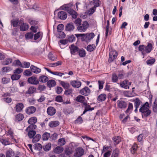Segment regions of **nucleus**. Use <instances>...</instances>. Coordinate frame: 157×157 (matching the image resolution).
Returning a JSON list of instances; mask_svg holds the SVG:
<instances>
[{
  "label": "nucleus",
  "mask_w": 157,
  "mask_h": 157,
  "mask_svg": "<svg viewBox=\"0 0 157 157\" xmlns=\"http://www.w3.org/2000/svg\"><path fill=\"white\" fill-rule=\"evenodd\" d=\"M149 104L146 102L140 109V111L142 113V116L145 117L148 116L151 113V111L149 109Z\"/></svg>",
  "instance_id": "f257e3e1"
},
{
  "label": "nucleus",
  "mask_w": 157,
  "mask_h": 157,
  "mask_svg": "<svg viewBox=\"0 0 157 157\" xmlns=\"http://www.w3.org/2000/svg\"><path fill=\"white\" fill-rule=\"evenodd\" d=\"M89 26V24L87 21H83L82 24H81L79 26L77 27V30L81 32H84L88 27Z\"/></svg>",
  "instance_id": "f03ea898"
},
{
  "label": "nucleus",
  "mask_w": 157,
  "mask_h": 157,
  "mask_svg": "<svg viewBox=\"0 0 157 157\" xmlns=\"http://www.w3.org/2000/svg\"><path fill=\"white\" fill-rule=\"evenodd\" d=\"M117 52L115 50H111L109 52V62H112L117 58Z\"/></svg>",
  "instance_id": "7ed1b4c3"
},
{
  "label": "nucleus",
  "mask_w": 157,
  "mask_h": 157,
  "mask_svg": "<svg viewBox=\"0 0 157 157\" xmlns=\"http://www.w3.org/2000/svg\"><path fill=\"white\" fill-rule=\"evenodd\" d=\"M84 153L83 149L81 147L77 148L75 150L74 156L77 157H80L82 156Z\"/></svg>",
  "instance_id": "20e7f679"
},
{
  "label": "nucleus",
  "mask_w": 157,
  "mask_h": 157,
  "mask_svg": "<svg viewBox=\"0 0 157 157\" xmlns=\"http://www.w3.org/2000/svg\"><path fill=\"white\" fill-rule=\"evenodd\" d=\"M152 44L151 43L148 44L145 47V49L142 52V54L144 56L145 55L146 53H149L151 52L152 49ZM144 57H143V58Z\"/></svg>",
  "instance_id": "39448f33"
},
{
  "label": "nucleus",
  "mask_w": 157,
  "mask_h": 157,
  "mask_svg": "<svg viewBox=\"0 0 157 157\" xmlns=\"http://www.w3.org/2000/svg\"><path fill=\"white\" fill-rule=\"evenodd\" d=\"M28 82L29 83L33 85H37L39 83V81L38 80L36 77L34 76L29 78Z\"/></svg>",
  "instance_id": "423d86ee"
},
{
  "label": "nucleus",
  "mask_w": 157,
  "mask_h": 157,
  "mask_svg": "<svg viewBox=\"0 0 157 157\" xmlns=\"http://www.w3.org/2000/svg\"><path fill=\"white\" fill-rule=\"evenodd\" d=\"M119 84L121 87L125 89H127L129 88V85H131L128 80H125L121 82Z\"/></svg>",
  "instance_id": "0eeeda50"
},
{
  "label": "nucleus",
  "mask_w": 157,
  "mask_h": 157,
  "mask_svg": "<svg viewBox=\"0 0 157 157\" xmlns=\"http://www.w3.org/2000/svg\"><path fill=\"white\" fill-rule=\"evenodd\" d=\"M90 89L86 86H85L84 88L81 90L79 92L80 94L82 95L85 96H88L90 94Z\"/></svg>",
  "instance_id": "6e6552de"
},
{
  "label": "nucleus",
  "mask_w": 157,
  "mask_h": 157,
  "mask_svg": "<svg viewBox=\"0 0 157 157\" xmlns=\"http://www.w3.org/2000/svg\"><path fill=\"white\" fill-rule=\"evenodd\" d=\"M70 83L72 86L75 88H79L82 84L81 82L78 80L71 81Z\"/></svg>",
  "instance_id": "1a4fd4ad"
},
{
  "label": "nucleus",
  "mask_w": 157,
  "mask_h": 157,
  "mask_svg": "<svg viewBox=\"0 0 157 157\" xmlns=\"http://www.w3.org/2000/svg\"><path fill=\"white\" fill-rule=\"evenodd\" d=\"M73 6V3L72 2H70L69 3L67 4H66L63 5L60 7L61 9L66 10L67 11H68V10H70V9H71V7Z\"/></svg>",
  "instance_id": "9d476101"
},
{
  "label": "nucleus",
  "mask_w": 157,
  "mask_h": 157,
  "mask_svg": "<svg viewBox=\"0 0 157 157\" xmlns=\"http://www.w3.org/2000/svg\"><path fill=\"white\" fill-rule=\"evenodd\" d=\"M58 17L62 20L65 19L67 17L66 13L64 11H60L58 12Z\"/></svg>",
  "instance_id": "9b49d317"
},
{
  "label": "nucleus",
  "mask_w": 157,
  "mask_h": 157,
  "mask_svg": "<svg viewBox=\"0 0 157 157\" xmlns=\"http://www.w3.org/2000/svg\"><path fill=\"white\" fill-rule=\"evenodd\" d=\"M70 49L71 53V54L75 55L76 52H78V48L74 45L72 44L69 47Z\"/></svg>",
  "instance_id": "f8f14e48"
},
{
  "label": "nucleus",
  "mask_w": 157,
  "mask_h": 157,
  "mask_svg": "<svg viewBox=\"0 0 157 157\" xmlns=\"http://www.w3.org/2000/svg\"><path fill=\"white\" fill-rule=\"evenodd\" d=\"M90 5L93 6V7L96 9L100 6L101 2L99 0H93L90 2Z\"/></svg>",
  "instance_id": "ddd939ff"
},
{
  "label": "nucleus",
  "mask_w": 157,
  "mask_h": 157,
  "mask_svg": "<svg viewBox=\"0 0 157 157\" xmlns=\"http://www.w3.org/2000/svg\"><path fill=\"white\" fill-rule=\"evenodd\" d=\"M47 113L48 115L53 116L56 113V110L53 107L50 106L48 108Z\"/></svg>",
  "instance_id": "4468645a"
},
{
  "label": "nucleus",
  "mask_w": 157,
  "mask_h": 157,
  "mask_svg": "<svg viewBox=\"0 0 157 157\" xmlns=\"http://www.w3.org/2000/svg\"><path fill=\"white\" fill-rule=\"evenodd\" d=\"M127 106V103L124 101H117V106L121 109H124Z\"/></svg>",
  "instance_id": "2eb2a0df"
},
{
  "label": "nucleus",
  "mask_w": 157,
  "mask_h": 157,
  "mask_svg": "<svg viewBox=\"0 0 157 157\" xmlns=\"http://www.w3.org/2000/svg\"><path fill=\"white\" fill-rule=\"evenodd\" d=\"M30 69L32 72L36 74L39 73L41 71L40 69L33 65L31 66Z\"/></svg>",
  "instance_id": "dca6fc26"
},
{
  "label": "nucleus",
  "mask_w": 157,
  "mask_h": 157,
  "mask_svg": "<svg viewBox=\"0 0 157 157\" xmlns=\"http://www.w3.org/2000/svg\"><path fill=\"white\" fill-rule=\"evenodd\" d=\"M24 108L23 104L21 103H19L17 104L16 106V111L17 112H21Z\"/></svg>",
  "instance_id": "f3484780"
},
{
  "label": "nucleus",
  "mask_w": 157,
  "mask_h": 157,
  "mask_svg": "<svg viewBox=\"0 0 157 157\" xmlns=\"http://www.w3.org/2000/svg\"><path fill=\"white\" fill-rule=\"evenodd\" d=\"M85 100L84 97L81 95H79L75 98V100L77 101L82 103L83 104L86 102Z\"/></svg>",
  "instance_id": "a211bd4d"
},
{
  "label": "nucleus",
  "mask_w": 157,
  "mask_h": 157,
  "mask_svg": "<svg viewBox=\"0 0 157 157\" xmlns=\"http://www.w3.org/2000/svg\"><path fill=\"white\" fill-rule=\"evenodd\" d=\"M75 29V26L72 23H70L67 25L66 26L65 30L67 31H72Z\"/></svg>",
  "instance_id": "6ab92c4d"
},
{
  "label": "nucleus",
  "mask_w": 157,
  "mask_h": 157,
  "mask_svg": "<svg viewBox=\"0 0 157 157\" xmlns=\"http://www.w3.org/2000/svg\"><path fill=\"white\" fill-rule=\"evenodd\" d=\"M36 110V108L34 106H31L28 108L26 111V113L29 114H31L34 113Z\"/></svg>",
  "instance_id": "aec40b11"
},
{
  "label": "nucleus",
  "mask_w": 157,
  "mask_h": 157,
  "mask_svg": "<svg viewBox=\"0 0 157 157\" xmlns=\"http://www.w3.org/2000/svg\"><path fill=\"white\" fill-rule=\"evenodd\" d=\"M29 28V26L27 24L23 23L20 26V29L21 31H26L28 30Z\"/></svg>",
  "instance_id": "412c9836"
},
{
  "label": "nucleus",
  "mask_w": 157,
  "mask_h": 157,
  "mask_svg": "<svg viewBox=\"0 0 157 157\" xmlns=\"http://www.w3.org/2000/svg\"><path fill=\"white\" fill-rule=\"evenodd\" d=\"M83 105H85V110L81 115L84 114L87 111L90 110L92 111L94 109V108H91L90 106L88 105L86 102L84 103Z\"/></svg>",
  "instance_id": "4be33fe9"
},
{
  "label": "nucleus",
  "mask_w": 157,
  "mask_h": 157,
  "mask_svg": "<svg viewBox=\"0 0 157 157\" xmlns=\"http://www.w3.org/2000/svg\"><path fill=\"white\" fill-rule=\"evenodd\" d=\"M12 59L11 58H7L4 61H2L1 63L4 65H8L12 63Z\"/></svg>",
  "instance_id": "5701e85b"
},
{
  "label": "nucleus",
  "mask_w": 157,
  "mask_h": 157,
  "mask_svg": "<svg viewBox=\"0 0 157 157\" xmlns=\"http://www.w3.org/2000/svg\"><path fill=\"white\" fill-rule=\"evenodd\" d=\"M67 12L70 14V15L72 16V17L73 18H76L78 14L75 10L72 9H70L68 10Z\"/></svg>",
  "instance_id": "b1692460"
},
{
  "label": "nucleus",
  "mask_w": 157,
  "mask_h": 157,
  "mask_svg": "<svg viewBox=\"0 0 157 157\" xmlns=\"http://www.w3.org/2000/svg\"><path fill=\"white\" fill-rule=\"evenodd\" d=\"M94 36V33H92L89 34H86L85 35L84 37L86 38V41H89L93 39Z\"/></svg>",
  "instance_id": "393cba45"
},
{
  "label": "nucleus",
  "mask_w": 157,
  "mask_h": 157,
  "mask_svg": "<svg viewBox=\"0 0 157 157\" xmlns=\"http://www.w3.org/2000/svg\"><path fill=\"white\" fill-rule=\"evenodd\" d=\"M63 148L60 146H58L53 150L54 152L56 154H60L63 151Z\"/></svg>",
  "instance_id": "a878e982"
},
{
  "label": "nucleus",
  "mask_w": 157,
  "mask_h": 157,
  "mask_svg": "<svg viewBox=\"0 0 157 157\" xmlns=\"http://www.w3.org/2000/svg\"><path fill=\"white\" fill-rule=\"evenodd\" d=\"M36 89L35 87L33 86H31L28 89V91H26V94H32L36 92Z\"/></svg>",
  "instance_id": "bb28decb"
},
{
  "label": "nucleus",
  "mask_w": 157,
  "mask_h": 157,
  "mask_svg": "<svg viewBox=\"0 0 157 157\" xmlns=\"http://www.w3.org/2000/svg\"><path fill=\"white\" fill-rule=\"evenodd\" d=\"M39 81L42 82H46L48 80V78L45 75H41L40 76L39 78Z\"/></svg>",
  "instance_id": "cd10ccee"
},
{
  "label": "nucleus",
  "mask_w": 157,
  "mask_h": 157,
  "mask_svg": "<svg viewBox=\"0 0 157 157\" xmlns=\"http://www.w3.org/2000/svg\"><path fill=\"white\" fill-rule=\"evenodd\" d=\"M14 152L11 149H9L6 152V157H12L14 155Z\"/></svg>",
  "instance_id": "c85d7f7f"
},
{
  "label": "nucleus",
  "mask_w": 157,
  "mask_h": 157,
  "mask_svg": "<svg viewBox=\"0 0 157 157\" xmlns=\"http://www.w3.org/2000/svg\"><path fill=\"white\" fill-rule=\"evenodd\" d=\"M106 98V95L105 94H100L98 98V100L99 101H105Z\"/></svg>",
  "instance_id": "c756f323"
},
{
  "label": "nucleus",
  "mask_w": 157,
  "mask_h": 157,
  "mask_svg": "<svg viewBox=\"0 0 157 157\" xmlns=\"http://www.w3.org/2000/svg\"><path fill=\"white\" fill-rule=\"evenodd\" d=\"M59 124V122L57 121H51L49 124V126L51 127H55Z\"/></svg>",
  "instance_id": "7c9ffc66"
},
{
  "label": "nucleus",
  "mask_w": 157,
  "mask_h": 157,
  "mask_svg": "<svg viewBox=\"0 0 157 157\" xmlns=\"http://www.w3.org/2000/svg\"><path fill=\"white\" fill-rule=\"evenodd\" d=\"M37 121V119L36 117H32L29 119L28 123L29 124H34L36 123Z\"/></svg>",
  "instance_id": "2f4dec72"
},
{
  "label": "nucleus",
  "mask_w": 157,
  "mask_h": 157,
  "mask_svg": "<svg viewBox=\"0 0 157 157\" xmlns=\"http://www.w3.org/2000/svg\"><path fill=\"white\" fill-rule=\"evenodd\" d=\"M96 10V9L92 7L89 10H87L86 13L88 15H91Z\"/></svg>",
  "instance_id": "473e14b6"
},
{
  "label": "nucleus",
  "mask_w": 157,
  "mask_h": 157,
  "mask_svg": "<svg viewBox=\"0 0 157 157\" xmlns=\"http://www.w3.org/2000/svg\"><path fill=\"white\" fill-rule=\"evenodd\" d=\"M47 84L49 87H53L56 85V82L53 80H51L48 81Z\"/></svg>",
  "instance_id": "72a5a7b5"
},
{
  "label": "nucleus",
  "mask_w": 157,
  "mask_h": 157,
  "mask_svg": "<svg viewBox=\"0 0 157 157\" xmlns=\"http://www.w3.org/2000/svg\"><path fill=\"white\" fill-rule=\"evenodd\" d=\"M41 135L40 134H38L33 138L32 142L33 143H36L41 138Z\"/></svg>",
  "instance_id": "f704fd0d"
},
{
  "label": "nucleus",
  "mask_w": 157,
  "mask_h": 157,
  "mask_svg": "<svg viewBox=\"0 0 157 157\" xmlns=\"http://www.w3.org/2000/svg\"><path fill=\"white\" fill-rule=\"evenodd\" d=\"M30 125L28 126L26 129L25 131L28 132L29 130H33V129H35L36 128V126L34 124H30Z\"/></svg>",
  "instance_id": "c9c22d12"
},
{
  "label": "nucleus",
  "mask_w": 157,
  "mask_h": 157,
  "mask_svg": "<svg viewBox=\"0 0 157 157\" xmlns=\"http://www.w3.org/2000/svg\"><path fill=\"white\" fill-rule=\"evenodd\" d=\"M21 75L15 74L12 75L11 78L12 80H17L19 79L21 77Z\"/></svg>",
  "instance_id": "e433bc0d"
},
{
  "label": "nucleus",
  "mask_w": 157,
  "mask_h": 157,
  "mask_svg": "<svg viewBox=\"0 0 157 157\" xmlns=\"http://www.w3.org/2000/svg\"><path fill=\"white\" fill-rule=\"evenodd\" d=\"M33 33L32 32H28L25 34V37L26 39H31L33 38Z\"/></svg>",
  "instance_id": "4c0bfd02"
},
{
  "label": "nucleus",
  "mask_w": 157,
  "mask_h": 157,
  "mask_svg": "<svg viewBox=\"0 0 157 157\" xmlns=\"http://www.w3.org/2000/svg\"><path fill=\"white\" fill-rule=\"evenodd\" d=\"M28 132V135L30 138H33L36 134V132L33 130H29Z\"/></svg>",
  "instance_id": "58836bf2"
},
{
  "label": "nucleus",
  "mask_w": 157,
  "mask_h": 157,
  "mask_svg": "<svg viewBox=\"0 0 157 157\" xmlns=\"http://www.w3.org/2000/svg\"><path fill=\"white\" fill-rule=\"evenodd\" d=\"M23 115L21 113H19L15 117V118L18 121H21L24 118Z\"/></svg>",
  "instance_id": "ea45409f"
},
{
  "label": "nucleus",
  "mask_w": 157,
  "mask_h": 157,
  "mask_svg": "<svg viewBox=\"0 0 157 157\" xmlns=\"http://www.w3.org/2000/svg\"><path fill=\"white\" fill-rule=\"evenodd\" d=\"M119 154V150L116 149L114 150L112 154L111 157H118Z\"/></svg>",
  "instance_id": "a19ab883"
},
{
  "label": "nucleus",
  "mask_w": 157,
  "mask_h": 157,
  "mask_svg": "<svg viewBox=\"0 0 157 157\" xmlns=\"http://www.w3.org/2000/svg\"><path fill=\"white\" fill-rule=\"evenodd\" d=\"M78 53L80 56L81 57H84L86 56V52L83 49L78 50Z\"/></svg>",
  "instance_id": "79ce46f5"
},
{
  "label": "nucleus",
  "mask_w": 157,
  "mask_h": 157,
  "mask_svg": "<svg viewBox=\"0 0 157 157\" xmlns=\"http://www.w3.org/2000/svg\"><path fill=\"white\" fill-rule=\"evenodd\" d=\"M51 147V144L50 143H48L45 146H43V148L44 151H47L50 150Z\"/></svg>",
  "instance_id": "37998d69"
},
{
  "label": "nucleus",
  "mask_w": 157,
  "mask_h": 157,
  "mask_svg": "<svg viewBox=\"0 0 157 157\" xmlns=\"http://www.w3.org/2000/svg\"><path fill=\"white\" fill-rule=\"evenodd\" d=\"M13 66H17L22 67V65L21 62L19 60H15L13 63Z\"/></svg>",
  "instance_id": "c03bdc74"
},
{
  "label": "nucleus",
  "mask_w": 157,
  "mask_h": 157,
  "mask_svg": "<svg viewBox=\"0 0 157 157\" xmlns=\"http://www.w3.org/2000/svg\"><path fill=\"white\" fill-rule=\"evenodd\" d=\"M135 104V107L136 108H138L140 105L141 101L139 99V98H136L134 101Z\"/></svg>",
  "instance_id": "a18cd8bd"
},
{
  "label": "nucleus",
  "mask_w": 157,
  "mask_h": 157,
  "mask_svg": "<svg viewBox=\"0 0 157 157\" xmlns=\"http://www.w3.org/2000/svg\"><path fill=\"white\" fill-rule=\"evenodd\" d=\"M153 111L155 113L157 112V99H156L152 105Z\"/></svg>",
  "instance_id": "49530a36"
},
{
  "label": "nucleus",
  "mask_w": 157,
  "mask_h": 157,
  "mask_svg": "<svg viewBox=\"0 0 157 157\" xmlns=\"http://www.w3.org/2000/svg\"><path fill=\"white\" fill-rule=\"evenodd\" d=\"M50 137V134L49 133L45 132L42 136V139L44 140H48Z\"/></svg>",
  "instance_id": "de8ad7c7"
},
{
  "label": "nucleus",
  "mask_w": 157,
  "mask_h": 157,
  "mask_svg": "<svg viewBox=\"0 0 157 157\" xmlns=\"http://www.w3.org/2000/svg\"><path fill=\"white\" fill-rule=\"evenodd\" d=\"M124 74V71L123 70H121L118 71V74L117 76L118 78L119 79L123 78Z\"/></svg>",
  "instance_id": "09e8293b"
},
{
  "label": "nucleus",
  "mask_w": 157,
  "mask_h": 157,
  "mask_svg": "<svg viewBox=\"0 0 157 157\" xmlns=\"http://www.w3.org/2000/svg\"><path fill=\"white\" fill-rule=\"evenodd\" d=\"M60 83L62 86L64 88L67 89L70 86L69 83L67 82H66L64 81H61Z\"/></svg>",
  "instance_id": "8fccbe9b"
},
{
  "label": "nucleus",
  "mask_w": 157,
  "mask_h": 157,
  "mask_svg": "<svg viewBox=\"0 0 157 157\" xmlns=\"http://www.w3.org/2000/svg\"><path fill=\"white\" fill-rule=\"evenodd\" d=\"M113 140L116 144H118L121 141V137L119 136H115L113 138Z\"/></svg>",
  "instance_id": "3c124183"
},
{
  "label": "nucleus",
  "mask_w": 157,
  "mask_h": 157,
  "mask_svg": "<svg viewBox=\"0 0 157 157\" xmlns=\"http://www.w3.org/2000/svg\"><path fill=\"white\" fill-rule=\"evenodd\" d=\"M95 45H89L87 46L86 49L88 51L90 52L93 51L95 49Z\"/></svg>",
  "instance_id": "603ef678"
},
{
  "label": "nucleus",
  "mask_w": 157,
  "mask_h": 157,
  "mask_svg": "<svg viewBox=\"0 0 157 157\" xmlns=\"http://www.w3.org/2000/svg\"><path fill=\"white\" fill-rule=\"evenodd\" d=\"M0 142L3 144L5 145H8L10 144V142L8 140H4L3 139H1Z\"/></svg>",
  "instance_id": "864d4df0"
},
{
  "label": "nucleus",
  "mask_w": 157,
  "mask_h": 157,
  "mask_svg": "<svg viewBox=\"0 0 157 157\" xmlns=\"http://www.w3.org/2000/svg\"><path fill=\"white\" fill-rule=\"evenodd\" d=\"M137 148V145L135 144L133 145L132 148L131 150V153L132 154H134L135 153L136 151V150Z\"/></svg>",
  "instance_id": "5fc2aeb1"
},
{
  "label": "nucleus",
  "mask_w": 157,
  "mask_h": 157,
  "mask_svg": "<svg viewBox=\"0 0 157 157\" xmlns=\"http://www.w3.org/2000/svg\"><path fill=\"white\" fill-rule=\"evenodd\" d=\"M82 19L79 18H78L76 19L74 21V23L78 27L81 24Z\"/></svg>",
  "instance_id": "6e6d98bb"
},
{
  "label": "nucleus",
  "mask_w": 157,
  "mask_h": 157,
  "mask_svg": "<svg viewBox=\"0 0 157 157\" xmlns=\"http://www.w3.org/2000/svg\"><path fill=\"white\" fill-rule=\"evenodd\" d=\"M12 70L10 67H4L2 68V71L4 72H8Z\"/></svg>",
  "instance_id": "4d7b16f0"
},
{
  "label": "nucleus",
  "mask_w": 157,
  "mask_h": 157,
  "mask_svg": "<svg viewBox=\"0 0 157 157\" xmlns=\"http://www.w3.org/2000/svg\"><path fill=\"white\" fill-rule=\"evenodd\" d=\"M65 152L67 155L71 154L72 152V150L71 148L68 147L66 148L65 150Z\"/></svg>",
  "instance_id": "13d9d810"
},
{
  "label": "nucleus",
  "mask_w": 157,
  "mask_h": 157,
  "mask_svg": "<svg viewBox=\"0 0 157 157\" xmlns=\"http://www.w3.org/2000/svg\"><path fill=\"white\" fill-rule=\"evenodd\" d=\"M155 60L154 58L147 60L146 61V63L147 65H152L155 62Z\"/></svg>",
  "instance_id": "bf43d9fd"
},
{
  "label": "nucleus",
  "mask_w": 157,
  "mask_h": 157,
  "mask_svg": "<svg viewBox=\"0 0 157 157\" xmlns=\"http://www.w3.org/2000/svg\"><path fill=\"white\" fill-rule=\"evenodd\" d=\"M65 144V139L63 138H62L59 139L58 142V144L60 146H62L64 145Z\"/></svg>",
  "instance_id": "052dcab7"
},
{
  "label": "nucleus",
  "mask_w": 157,
  "mask_h": 157,
  "mask_svg": "<svg viewBox=\"0 0 157 157\" xmlns=\"http://www.w3.org/2000/svg\"><path fill=\"white\" fill-rule=\"evenodd\" d=\"M24 75L27 76H29L32 75V73L29 70H25L23 73Z\"/></svg>",
  "instance_id": "680f3d73"
},
{
  "label": "nucleus",
  "mask_w": 157,
  "mask_h": 157,
  "mask_svg": "<svg viewBox=\"0 0 157 157\" xmlns=\"http://www.w3.org/2000/svg\"><path fill=\"white\" fill-rule=\"evenodd\" d=\"M133 105L132 103H129L128 108L126 111V113H129L132 109Z\"/></svg>",
  "instance_id": "e2e57ef3"
},
{
  "label": "nucleus",
  "mask_w": 157,
  "mask_h": 157,
  "mask_svg": "<svg viewBox=\"0 0 157 157\" xmlns=\"http://www.w3.org/2000/svg\"><path fill=\"white\" fill-rule=\"evenodd\" d=\"M118 77L115 74H113L112 76V80L113 82H117L118 80Z\"/></svg>",
  "instance_id": "0e129e2a"
},
{
  "label": "nucleus",
  "mask_w": 157,
  "mask_h": 157,
  "mask_svg": "<svg viewBox=\"0 0 157 157\" xmlns=\"http://www.w3.org/2000/svg\"><path fill=\"white\" fill-rule=\"evenodd\" d=\"M48 58L52 60H55L56 59V57L55 56L51 53H49L48 55Z\"/></svg>",
  "instance_id": "69168bd1"
},
{
  "label": "nucleus",
  "mask_w": 157,
  "mask_h": 157,
  "mask_svg": "<svg viewBox=\"0 0 157 157\" xmlns=\"http://www.w3.org/2000/svg\"><path fill=\"white\" fill-rule=\"evenodd\" d=\"M23 71V69L20 68H18L15 70L13 71L14 74H17L18 75L20 74Z\"/></svg>",
  "instance_id": "338daca9"
},
{
  "label": "nucleus",
  "mask_w": 157,
  "mask_h": 157,
  "mask_svg": "<svg viewBox=\"0 0 157 157\" xmlns=\"http://www.w3.org/2000/svg\"><path fill=\"white\" fill-rule=\"evenodd\" d=\"M64 26L62 24H59L57 26V29L58 32H60L64 29Z\"/></svg>",
  "instance_id": "774afa93"
}]
</instances>
